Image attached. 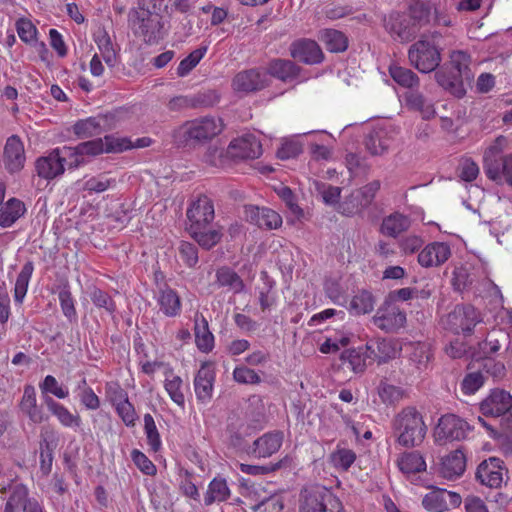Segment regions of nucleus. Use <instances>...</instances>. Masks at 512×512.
Returning a JSON list of instances; mask_svg holds the SVG:
<instances>
[{"label": "nucleus", "mask_w": 512, "mask_h": 512, "mask_svg": "<svg viewBox=\"0 0 512 512\" xmlns=\"http://www.w3.org/2000/svg\"><path fill=\"white\" fill-rule=\"evenodd\" d=\"M223 129L224 123L221 118L204 116L186 121L172 131L171 137L177 147L184 148L210 141L219 135Z\"/></svg>", "instance_id": "f257e3e1"}, {"label": "nucleus", "mask_w": 512, "mask_h": 512, "mask_svg": "<svg viewBox=\"0 0 512 512\" xmlns=\"http://www.w3.org/2000/svg\"><path fill=\"white\" fill-rule=\"evenodd\" d=\"M392 429L397 443L406 448L420 445L427 432L421 413L412 406L403 408L394 416Z\"/></svg>", "instance_id": "f03ea898"}, {"label": "nucleus", "mask_w": 512, "mask_h": 512, "mask_svg": "<svg viewBox=\"0 0 512 512\" xmlns=\"http://www.w3.org/2000/svg\"><path fill=\"white\" fill-rule=\"evenodd\" d=\"M441 37L438 31L422 34L419 40L410 46L409 61L421 73L432 72L440 65L442 58L438 39Z\"/></svg>", "instance_id": "7ed1b4c3"}, {"label": "nucleus", "mask_w": 512, "mask_h": 512, "mask_svg": "<svg viewBox=\"0 0 512 512\" xmlns=\"http://www.w3.org/2000/svg\"><path fill=\"white\" fill-rule=\"evenodd\" d=\"M479 409L483 416L499 422L502 434L512 439V395L503 389H493L484 398Z\"/></svg>", "instance_id": "20e7f679"}, {"label": "nucleus", "mask_w": 512, "mask_h": 512, "mask_svg": "<svg viewBox=\"0 0 512 512\" xmlns=\"http://www.w3.org/2000/svg\"><path fill=\"white\" fill-rule=\"evenodd\" d=\"M129 22L134 34L148 44L158 43L166 34L163 16L147 8L131 12Z\"/></svg>", "instance_id": "39448f33"}, {"label": "nucleus", "mask_w": 512, "mask_h": 512, "mask_svg": "<svg viewBox=\"0 0 512 512\" xmlns=\"http://www.w3.org/2000/svg\"><path fill=\"white\" fill-rule=\"evenodd\" d=\"M481 321L480 314L471 305H457L441 318V326L454 334L470 335L474 327Z\"/></svg>", "instance_id": "423d86ee"}, {"label": "nucleus", "mask_w": 512, "mask_h": 512, "mask_svg": "<svg viewBox=\"0 0 512 512\" xmlns=\"http://www.w3.org/2000/svg\"><path fill=\"white\" fill-rule=\"evenodd\" d=\"M380 181L373 180L359 189L353 190L337 207V211L345 216H355L368 208L380 189Z\"/></svg>", "instance_id": "0eeeda50"}, {"label": "nucleus", "mask_w": 512, "mask_h": 512, "mask_svg": "<svg viewBox=\"0 0 512 512\" xmlns=\"http://www.w3.org/2000/svg\"><path fill=\"white\" fill-rule=\"evenodd\" d=\"M470 425L455 414L442 415L434 429V439L439 445L466 439Z\"/></svg>", "instance_id": "6e6552de"}, {"label": "nucleus", "mask_w": 512, "mask_h": 512, "mask_svg": "<svg viewBox=\"0 0 512 512\" xmlns=\"http://www.w3.org/2000/svg\"><path fill=\"white\" fill-rule=\"evenodd\" d=\"M301 497L300 512H333V508L341 509L338 499L324 487L306 488Z\"/></svg>", "instance_id": "1a4fd4ad"}, {"label": "nucleus", "mask_w": 512, "mask_h": 512, "mask_svg": "<svg viewBox=\"0 0 512 512\" xmlns=\"http://www.w3.org/2000/svg\"><path fill=\"white\" fill-rule=\"evenodd\" d=\"M9 495L3 512H45L40 502L29 496V489L22 483L9 484L2 487V492Z\"/></svg>", "instance_id": "9d476101"}, {"label": "nucleus", "mask_w": 512, "mask_h": 512, "mask_svg": "<svg viewBox=\"0 0 512 512\" xmlns=\"http://www.w3.org/2000/svg\"><path fill=\"white\" fill-rule=\"evenodd\" d=\"M214 217L215 212L212 200L206 195H200L191 203L187 210L188 231L208 228Z\"/></svg>", "instance_id": "9b49d317"}, {"label": "nucleus", "mask_w": 512, "mask_h": 512, "mask_svg": "<svg viewBox=\"0 0 512 512\" xmlns=\"http://www.w3.org/2000/svg\"><path fill=\"white\" fill-rule=\"evenodd\" d=\"M227 153L235 161L257 159L263 153L262 144L255 135L245 134L229 143Z\"/></svg>", "instance_id": "f8f14e48"}, {"label": "nucleus", "mask_w": 512, "mask_h": 512, "mask_svg": "<svg viewBox=\"0 0 512 512\" xmlns=\"http://www.w3.org/2000/svg\"><path fill=\"white\" fill-rule=\"evenodd\" d=\"M67 157L71 155V150L66 148H55L47 156H43L37 159L35 168L39 177L52 180L65 171L63 163L60 159V155Z\"/></svg>", "instance_id": "ddd939ff"}, {"label": "nucleus", "mask_w": 512, "mask_h": 512, "mask_svg": "<svg viewBox=\"0 0 512 512\" xmlns=\"http://www.w3.org/2000/svg\"><path fill=\"white\" fill-rule=\"evenodd\" d=\"M504 473H507V470L503 466V461L490 457L478 465L475 476L482 485L497 489L503 483Z\"/></svg>", "instance_id": "4468645a"}, {"label": "nucleus", "mask_w": 512, "mask_h": 512, "mask_svg": "<svg viewBox=\"0 0 512 512\" xmlns=\"http://www.w3.org/2000/svg\"><path fill=\"white\" fill-rule=\"evenodd\" d=\"M18 408L20 413L27 417L33 424H41L49 418L43 406L39 405L37 402L36 390L33 385H26L24 387Z\"/></svg>", "instance_id": "2eb2a0df"}, {"label": "nucleus", "mask_w": 512, "mask_h": 512, "mask_svg": "<svg viewBox=\"0 0 512 512\" xmlns=\"http://www.w3.org/2000/svg\"><path fill=\"white\" fill-rule=\"evenodd\" d=\"M267 73L259 69L241 71L235 75L232 86L238 92H255L266 87Z\"/></svg>", "instance_id": "dca6fc26"}, {"label": "nucleus", "mask_w": 512, "mask_h": 512, "mask_svg": "<svg viewBox=\"0 0 512 512\" xmlns=\"http://www.w3.org/2000/svg\"><path fill=\"white\" fill-rule=\"evenodd\" d=\"M246 219L261 229L273 230L282 225V217L276 211L267 207L246 206Z\"/></svg>", "instance_id": "f3484780"}, {"label": "nucleus", "mask_w": 512, "mask_h": 512, "mask_svg": "<svg viewBox=\"0 0 512 512\" xmlns=\"http://www.w3.org/2000/svg\"><path fill=\"white\" fill-rule=\"evenodd\" d=\"M291 56L305 64H318L323 60V52L316 41L299 39L290 46Z\"/></svg>", "instance_id": "a211bd4d"}, {"label": "nucleus", "mask_w": 512, "mask_h": 512, "mask_svg": "<svg viewBox=\"0 0 512 512\" xmlns=\"http://www.w3.org/2000/svg\"><path fill=\"white\" fill-rule=\"evenodd\" d=\"M384 27L394 40L400 42H409L415 36V31L411 27L408 18L397 12L384 18Z\"/></svg>", "instance_id": "6ab92c4d"}, {"label": "nucleus", "mask_w": 512, "mask_h": 512, "mask_svg": "<svg viewBox=\"0 0 512 512\" xmlns=\"http://www.w3.org/2000/svg\"><path fill=\"white\" fill-rule=\"evenodd\" d=\"M3 162L10 173L18 172L24 167V145L17 135L10 136L4 147Z\"/></svg>", "instance_id": "aec40b11"}, {"label": "nucleus", "mask_w": 512, "mask_h": 512, "mask_svg": "<svg viewBox=\"0 0 512 512\" xmlns=\"http://www.w3.org/2000/svg\"><path fill=\"white\" fill-rule=\"evenodd\" d=\"M450 256L451 249L447 243L433 242L418 254V262L422 267H437L445 263Z\"/></svg>", "instance_id": "412c9836"}, {"label": "nucleus", "mask_w": 512, "mask_h": 512, "mask_svg": "<svg viewBox=\"0 0 512 512\" xmlns=\"http://www.w3.org/2000/svg\"><path fill=\"white\" fill-rule=\"evenodd\" d=\"M373 324L386 332H395L406 323V314L397 307H390L385 311L379 309L372 318Z\"/></svg>", "instance_id": "4be33fe9"}, {"label": "nucleus", "mask_w": 512, "mask_h": 512, "mask_svg": "<svg viewBox=\"0 0 512 512\" xmlns=\"http://www.w3.org/2000/svg\"><path fill=\"white\" fill-rule=\"evenodd\" d=\"M366 356L368 359L383 364L396 357L398 351L391 340L375 339L370 340L365 345Z\"/></svg>", "instance_id": "5701e85b"}, {"label": "nucleus", "mask_w": 512, "mask_h": 512, "mask_svg": "<svg viewBox=\"0 0 512 512\" xmlns=\"http://www.w3.org/2000/svg\"><path fill=\"white\" fill-rule=\"evenodd\" d=\"M157 304L159 310L167 317H176L180 315L182 302L177 291L167 284H164L158 290Z\"/></svg>", "instance_id": "b1692460"}, {"label": "nucleus", "mask_w": 512, "mask_h": 512, "mask_svg": "<svg viewBox=\"0 0 512 512\" xmlns=\"http://www.w3.org/2000/svg\"><path fill=\"white\" fill-rule=\"evenodd\" d=\"M465 469L466 456L462 448H459L442 458L439 471L442 477L452 480L460 477Z\"/></svg>", "instance_id": "393cba45"}, {"label": "nucleus", "mask_w": 512, "mask_h": 512, "mask_svg": "<svg viewBox=\"0 0 512 512\" xmlns=\"http://www.w3.org/2000/svg\"><path fill=\"white\" fill-rule=\"evenodd\" d=\"M284 434L281 431L268 432L253 442V453L257 457L267 458L282 446Z\"/></svg>", "instance_id": "a878e982"}, {"label": "nucleus", "mask_w": 512, "mask_h": 512, "mask_svg": "<svg viewBox=\"0 0 512 512\" xmlns=\"http://www.w3.org/2000/svg\"><path fill=\"white\" fill-rule=\"evenodd\" d=\"M411 223L412 220L408 215L400 212H393L384 217L380 226V231L386 236L397 238L400 234L409 230Z\"/></svg>", "instance_id": "bb28decb"}, {"label": "nucleus", "mask_w": 512, "mask_h": 512, "mask_svg": "<svg viewBox=\"0 0 512 512\" xmlns=\"http://www.w3.org/2000/svg\"><path fill=\"white\" fill-rule=\"evenodd\" d=\"M106 116L98 115L79 120L74 124V133L81 138H90L102 134L107 127Z\"/></svg>", "instance_id": "cd10ccee"}, {"label": "nucleus", "mask_w": 512, "mask_h": 512, "mask_svg": "<svg viewBox=\"0 0 512 512\" xmlns=\"http://www.w3.org/2000/svg\"><path fill=\"white\" fill-rule=\"evenodd\" d=\"M406 106L418 112L425 120L435 117L434 104L417 90H411L405 94Z\"/></svg>", "instance_id": "c85d7f7f"}, {"label": "nucleus", "mask_w": 512, "mask_h": 512, "mask_svg": "<svg viewBox=\"0 0 512 512\" xmlns=\"http://www.w3.org/2000/svg\"><path fill=\"white\" fill-rule=\"evenodd\" d=\"M215 277V285L218 288H227L234 294L241 293L245 288L242 278L228 266L219 267L216 270Z\"/></svg>", "instance_id": "c756f323"}, {"label": "nucleus", "mask_w": 512, "mask_h": 512, "mask_svg": "<svg viewBox=\"0 0 512 512\" xmlns=\"http://www.w3.org/2000/svg\"><path fill=\"white\" fill-rule=\"evenodd\" d=\"M450 65L452 71L464 82L470 83L474 74L470 68L471 56L463 50H454L450 53Z\"/></svg>", "instance_id": "7c9ffc66"}, {"label": "nucleus", "mask_w": 512, "mask_h": 512, "mask_svg": "<svg viewBox=\"0 0 512 512\" xmlns=\"http://www.w3.org/2000/svg\"><path fill=\"white\" fill-rule=\"evenodd\" d=\"M364 145L372 156L383 155L389 148L390 138L384 128H374L365 137Z\"/></svg>", "instance_id": "2f4dec72"}, {"label": "nucleus", "mask_w": 512, "mask_h": 512, "mask_svg": "<svg viewBox=\"0 0 512 512\" xmlns=\"http://www.w3.org/2000/svg\"><path fill=\"white\" fill-rule=\"evenodd\" d=\"M485 173L496 183H505L512 187V154H506L503 159L486 169Z\"/></svg>", "instance_id": "473e14b6"}, {"label": "nucleus", "mask_w": 512, "mask_h": 512, "mask_svg": "<svg viewBox=\"0 0 512 512\" xmlns=\"http://www.w3.org/2000/svg\"><path fill=\"white\" fill-rule=\"evenodd\" d=\"M44 402L48 410L58 419L60 424L68 428H78L81 425V417L78 414H72L64 405L56 402L47 396Z\"/></svg>", "instance_id": "72a5a7b5"}, {"label": "nucleus", "mask_w": 512, "mask_h": 512, "mask_svg": "<svg viewBox=\"0 0 512 512\" xmlns=\"http://www.w3.org/2000/svg\"><path fill=\"white\" fill-rule=\"evenodd\" d=\"M195 342L202 352H210L214 347V336L209 330L208 321L203 315L195 316L194 326Z\"/></svg>", "instance_id": "f704fd0d"}, {"label": "nucleus", "mask_w": 512, "mask_h": 512, "mask_svg": "<svg viewBox=\"0 0 512 512\" xmlns=\"http://www.w3.org/2000/svg\"><path fill=\"white\" fill-rule=\"evenodd\" d=\"M26 212L24 203L16 198L9 199L0 206V226L7 228L12 226Z\"/></svg>", "instance_id": "c9c22d12"}, {"label": "nucleus", "mask_w": 512, "mask_h": 512, "mask_svg": "<svg viewBox=\"0 0 512 512\" xmlns=\"http://www.w3.org/2000/svg\"><path fill=\"white\" fill-rule=\"evenodd\" d=\"M434 77L442 88L449 91L454 96L461 98L465 95L466 89L464 87V81L457 77L453 71L447 72L441 68L435 72Z\"/></svg>", "instance_id": "e433bc0d"}, {"label": "nucleus", "mask_w": 512, "mask_h": 512, "mask_svg": "<svg viewBox=\"0 0 512 512\" xmlns=\"http://www.w3.org/2000/svg\"><path fill=\"white\" fill-rule=\"evenodd\" d=\"M231 491L225 478L215 477L208 484L204 504L210 506L215 502H224L230 498Z\"/></svg>", "instance_id": "4c0bfd02"}, {"label": "nucleus", "mask_w": 512, "mask_h": 512, "mask_svg": "<svg viewBox=\"0 0 512 512\" xmlns=\"http://www.w3.org/2000/svg\"><path fill=\"white\" fill-rule=\"evenodd\" d=\"M214 372L208 366H202L194 380L196 396L201 401L211 398L214 382Z\"/></svg>", "instance_id": "58836bf2"}, {"label": "nucleus", "mask_w": 512, "mask_h": 512, "mask_svg": "<svg viewBox=\"0 0 512 512\" xmlns=\"http://www.w3.org/2000/svg\"><path fill=\"white\" fill-rule=\"evenodd\" d=\"M407 349L409 350V360L418 370H424L428 367L433 358L432 349L428 343H410Z\"/></svg>", "instance_id": "ea45409f"}, {"label": "nucleus", "mask_w": 512, "mask_h": 512, "mask_svg": "<svg viewBox=\"0 0 512 512\" xmlns=\"http://www.w3.org/2000/svg\"><path fill=\"white\" fill-rule=\"evenodd\" d=\"M319 39L326 49L333 53L344 52L348 47L347 37L339 30L323 29L320 31Z\"/></svg>", "instance_id": "a19ab883"}, {"label": "nucleus", "mask_w": 512, "mask_h": 512, "mask_svg": "<svg viewBox=\"0 0 512 512\" xmlns=\"http://www.w3.org/2000/svg\"><path fill=\"white\" fill-rule=\"evenodd\" d=\"M508 144L509 139L500 135L485 149L483 154L484 171L504 158L503 152L508 148Z\"/></svg>", "instance_id": "79ce46f5"}, {"label": "nucleus", "mask_w": 512, "mask_h": 512, "mask_svg": "<svg viewBox=\"0 0 512 512\" xmlns=\"http://www.w3.org/2000/svg\"><path fill=\"white\" fill-rule=\"evenodd\" d=\"M94 40L105 63L110 67H114L116 64V52L108 32L103 28H99L94 34Z\"/></svg>", "instance_id": "37998d69"}, {"label": "nucleus", "mask_w": 512, "mask_h": 512, "mask_svg": "<svg viewBox=\"0 0 512 512\" xmlns=\"http://www.w3.org/2000/svg\"><path fill=\"white\" fill-rule=\"evenodd\" d=\"M268 73L282 81H287L297 77L299 68L290 60L276 59L269 64Z\"/></svg>", "instance_id": "c03bdc74"}, {"label": "nucleus", "mask_w": 512, "mask_h": 512, "mask_svg": "<svg viewBox=\"0 0 512 512\" xmlns=\"http://www.w3.org/2000/svg\"><path fill=\"white\" fill-rule=\"evenodd\" d=\"M377 393L382 403L390 406H395L405 396V391L401 387L388 383L386 379L379 382Z\"/></svg>", "instance_id": "a18cd8bd"}, {"label": "nucleus", "mask_w": 512, "mask_h": 512, "mask_svg": "<svg viewBox=\"0 0 512 512\" xmlns=\"http://www.w3.org/2000/svg\"><path fill=\"white\" fill-rule=\"evenodd\" d=\"M398 467L405 474H415L426 470V462L418 451H412L401 456Z\"/></svg>", "instance_id": "49530a36"}, {"label": "nucleus", "mask_w": 512, "mask_h": 512, "mask_svg": "<svg viewBox=\"0 0 512 512\" xmlns=\"http://www.w3.org/2000/svg\"><path fill=\"white\" fill-rule=\"evenodd\" d=\"M388 70L391 78L398 85L404 88L412 89L419 85V77L417 74L406 67H402L397 64H391Z\"/></svg>", "instance_id": "de8ad7c7"}, {"label": "nucleus", "mask_w": 512, "mask_h": 512, "mask_svg": "<svg viewBox=\"0 0 512 512\" xmlns=\"http://www.w3.org/2000/svg\"><path fill=\"white\" fill-rule=\"evenodd\" d=\"M292 464V458L288 455L280 459L275 463H269L267 465H250L240 464L241 472L249 475H266L275 472L279 469L290 467Z\"/></svg>", "instance_id": "09e8293b"}, {"label": "nucleus", "mask_w": 512, "mask_h": 512, "mask_svg": "<svg viewBox=\"0 0 512 512\" xmlns=\"http://www.w3.org/2000/svg\"><path fill=\"white\" fill-rule=\"evenodd\" d=\"M33 271L34 265L31 261H28L23 265L20 273L17 276L14 287V300L19 305L23 303V300L26 296L29 281Z\"/></svg>", "instance_id": "8fccbe9b"}, {"label": "nucleus", "mask_w": 512, "mask_h": 512, "mask_svg": "<svg viewBox=\"0 0 512 512\" xmlns=\"http://www.w3.org/2000/svg\"><path fill=\"white\" fill-rule=\"evenodd\" d=\"M446 489H435L427 493L422 499L423 507L430 512H444L448 510Z\"/></svg>", "instance_id": "3c124183"}, {"label": "nucleus", "mask_w": 512, "mask_h": 512, "mask_svg": "<svg viewBox=\"0 0 512 512\" xmlns=\"http://www.w3.org/2000/svg\"><path fill=\"white\" fill-rule=\"evenodd\" d=\"M375 299L371 292L362 290L353 296L350 311L355 315L368 314L374 310Z\"/></svg>", "instance_id": "603ef678"}, {"label": "nucleus", "mask_w": 512, "mask_h": 512, "mask_svg": "<svg viewBox=\"0 0 512 512\" xmlns=\"http://www.w3.org/2000/svg\"><path fill=\"white\" fill-rule=\"evenodd\" d=\"M476 280L477 271L470 266L457 267L453 272V285L458 291L471 288Z\"/></svg>", "instance_id": "864d4df0"}, {"label": "nucleus", "mask_w": 512, "mask_h": 512, "mask_svg": "<svg viewBox=\"0 0 512 512\" xmlns=\"http://www.w3.org/2000/svg\"><path fill=\"white\" fill-rule=\"evenodd\" d=\"M191 237L204 249H211L217 245L222 237V233L217 229H197L189 230Z\"/></svg>", "instance_id": "5fc2aeb1"}, {"label": "nucleus", "mask_w": 512, "mask_h": 512, "mask_svg": "<svg viewBox=\"0 0 512 512\" xmlns=\"http://www.w3.org/2000/svg\"><path fill=\"white\" fill-rule=\"evenodd\" d=\"M366 350L364 352L356 349H347L342 352L341 360L348 364V367L355 373H363L366 369Z\"/></svg>", "instance_id": "6e6d98bb"}, {"label": "nucleus", "mask_w": 512, "mask_h": 512, "mask_svg": "<svg viewBox=\"0 0 512 512\" xmlns=\"http://www.w3.org/2000/svg\"><path fill=\"white\" fill-rule=\"evenodd\" d=\"M203 160L212 167L224 168L230 165L231 157L228 155L227 150L224 151V149L217 146H209L203 156Z\"/></svg>", "instance_id": "4d7b16f0"}, {"label": "nucleus", "mask_w": 512, "mask_h": 512, "mask_svg": "<svg viewBox=\"0 0 512 512\" xmlns=\"http://www.w3.org/2000/svg\"><path fill=\"white\" fill-rule=\"evenodd\" d=\"M207 49V46H201L192 51L187 57H185L177 67V75L179 77L188 75L204 57Z\"/></svg>", "instance_id": "13d9d810"}, {"label": "nucleus", "mask_w": 512, "mask_h": 512, "mask_svg": "<svg viewBox=\"0 0 512 512\" xmlns=\"http://www.w3.org/2000/svg\"><path fill=\"white\" fill-rule=\"evenodd\" d=\"M182 379L174 374H170V377L165 379V390L170 396L171 400L180 407H184L185 397L182 392Z\"/></svg>", "instance_id": "bf43d9fd"}, {"label": "nucleus", "mask_w": 512, "mask_h": 512, "mask_svg": "<svg viewBox=\"0 0 512 512\" xmlns=\"http://www.w3.org/2000/svg\"><path fill=\"white\" fill-rule=\"evenodd\" d=\"M90 299L98 308H103L108 314L113 315L116 311V304L112 297L98 287H93L90 291Z\"/></svg>", "instance_id": "052dcab7"}, {"label": "nucleus", "mask_w": 512, "mask_h": 512, "mask_svg": "<svg viewBox=\"0 0 512 512\" xmlns=\"http://www.w3.org/2000/svg\"><path fill=\"white\" fill-rule=\"evenodd\" d=\"M478 368L486 375L492 376L496 380L502 379L506 374L505 365L491 357H486L479 362Z\"/></svg>", "instance_id": "680f3d73"}, {"label": "nucleus", "mask_w": 512, "mask_h": 512, "mask_svg": "<svg viewBox=\"0 0 512 512\" xmlns=\"http://www.w3.org/2000/svg\"><path fill=\"white\" fill-rule=\"evenodd\" d=\"M39 388L42 394H52L59 399H64L68 396V389L59 385L57 379L52 375H47L42 382L39 383Z\"/></svg>", "instance_id": "e2e57ef3"}, {"label": "nucleus", "mask_w": 512, "mask_h": 512, "mask_svg": "<svg viewBox=\"0 0 512 512\" xmlns=\"http://www.w3.org/2000/svg\"><path fill=\"white\" fill-rule=\"evenodd\" d=\"M78 389L80 390L79 399L88 410H97L100 407L99 397L87 385L85 378L79 383Z\"/></svg>", "instance_id": "0e129e2a"}, {"label": "nucleus", "mask_w": 512, "mask_h": 512, "mask_svg": "<svg viewBox=\"0 0 512 512\" xmlns=\"http://www.w3.org/2000/svg\"><path fill=\"white\" fill-rule=\"evenodd\" d=\"M58 299L60 302L61 310L64 316L70 321H76L77 312L74 304L72 293L69 289L63 288L58 293Z\"/></svg>", "instance_id": "69168bd1"}, {"label": "nucleus", "mask_w": 512, "mask_h": 512, "mask_svg": "<svg viewBox=\"0 0 512 512\" xmlns=\"http://www.w3.org/2000/svg\"><path fill=\"white\" fill-rule=\"evenodd\" d=\"M181 260L189 268H194L199 260L197 247L186 241H182L178 248Z\"/></svg>", "instance_id": "338daca9"}, {"label": "nucleus", "mask_w": 512, "mask_h": 512, "mask_svg": "<svg viewBox=\"0 0 512 512\" xmlns=\"http://www.w3.org/2000/svg\"><path fill=\"white\" fill-rule=\"evenodd\" d=\"M302 151V144L298 140L289 139L282 143L276 155L281 160H288L297 157Z\"/></svg>", "instance_id": "774afa93"}]
</instances>
